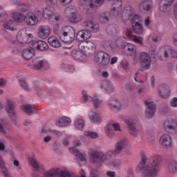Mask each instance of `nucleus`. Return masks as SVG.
Instances as JSON below:
<instances>
[{
  "label": "nucleus",
  "instance_id": "obj_1",
  "mask_svg": "<svg viewBox=\"0 0 177 177\" xmlns=\"http://www.w3.org/2000/svg\"><path fill=\"white\" fill-rule=\"evenodd\" d=\"M128 146H129L128 139L123 138L115 143L113 150H110L104 153L99 147L93 149L89 154L91 162L95 168H100L105 161H110L113 158V156H119V154L122 153L125 147H128Z\"/></svg>",
  "mask_w": 177,
  "mask_h": 177
},
{
  "label": "nucleus",
  "instance_id": "obj_2",
  "mask_svg": "<svg viewBox=\"0 0 177 177\" xmlns=\"http://www.w3.org/2000/svg\"><path fill=\"white\" fill-rule=\"evenodd\" d=\"M161 162V157L154 156L149 158L146 153H140V162L137 166V172H142V177H156L158 172L157 168Z\"/></svg>",
  "mask_w": 177,
  "mask_h": 177
},
{
  "label": "nucleus",
  "instance_id": "obj_3",
  "mask_svg": "<svg viewBox=\"0 0 177 177\" xmlns=\"http://www.w3.org/2000/svg\"><path fill=\"white\" fill-rule=\"evenodd\" d=\"M104 1L110 2L113 0H80V5L84 9L86 15H93L104 3Z\"/></svg>",
  "mask_w": 177,
  "mask_h": 177
},
{
  "label": "nucleus",
  "instance_id": "obj_4",
  "mask_svg": "<svg viewBox=\"0 0 177 177\" xmlns=\"http://www.w3.org/2000/svg\"><path fill=\"white\" fill-rule=\"evenodd\" d=\"M75 39V30L71 26H64L59 33V39L65 44H70Z\"/></svg>",
  "mask_w": 177,
  "mask_h": 177
},
{
  "label": "nucleus",
  "instance_id": "obj_5",
  "mask_svg": "<svg viewBox=\"0 0 177 177\" xmlns=\"http://www.w3.org/2000/svg\"><path fill=\"white\" fill-rule=\"evenodd\" d=\"M82 103L85 104V103L88 102H91L93 103L95 109H100L102 107V104L103 103V100L98 95H94L93 97L88 95V93L85 91L82 92Z\"/></svg>",
  "mask_w": 177,
  "mask_h": 177
},
{
  "label": "nucleus",
  "instance_id": "obj_6",
  "mask_svg": "<svg viewBox=\"0 0 177 177\" xmlns=\"http://www.w3.org/2000/svg\"><path fill=\"white\" fill-rule=\"evenodd\" d=\"M111 59L110 55L104 51H98L94 55V62L100 66H109Z\"/></svg>",
  "mask_w": 177,
  "mask_h": 177
},
{
  "label": "nucleus",
  "instance_id": "obj_7",
  "mask_svg": "<svg viewBox=\"0 0 177 177\" xmlns=\"http://www.w3.org/2000/svg\"><path fill=\"white\" fill-rule=\"evenodd\" d=\"M33 39L32 35L27 32V30L24 29L19 30L17 35V40L19 44H30L31 45Z\"/></svg>",
  "mask_w": 177,
  "mask_h": 177
},
{
  "label": "nucleus",
  "instance_id": "obj_8",
  "mask_svg": "<svg viewBox=\"0 0 177 177\" xmlns=\"http://www.w3.org/2000/svg\"><path fill=\"white\" fill-rule=\"evenodd\" d=\"M111 13L116 19H122V0H113Z\"/></svg>",
  "mask_w": 177,
  "mask_h": 177
},
{
  "label": "nucleus",
  "instance_id": "obj_9",
  "mask_svg": "<svg viewBox=\"0 0 177 177\" xmlns=\"http://www.w3.org/2000/svg\"><path fill=\"white\" fill-rule=\"evenodd\" d=\"M78 48L80 50H82V52H83V53H85L86 55H93V53H95V51L96 50L95 44H93V42L91 41H86L85 43H80L78 45Z\"/></svg>",
  "mask_w": 177,
  "mask_h": 177
},
{
  "label": "nucleus",
  "instance_id": "obj_10",
  "mask_svg": "<svg viewBox=\"0 0 177 177\" xmlns=\"http://www.w3.org/2000/svg\"><path fill=\"white\" fill-rule=\"evenodd\" d=\"M42 16L44 19H48L50 20V19H54L55 21H60V15L57 13H55V10L53 8H52L50 6H47L44 8L42 12Z\"/></svg>",
  "mask_w": 177,
  "mask_h": 177
},
{
  "label": "nucleus",
  "instance_id": "obj_11",
  "mask_svg": "<svg viewBox=\"0 0 177 177\" xmlns=\"http://www.w3.org/2000/svg\"><path fill=\"white\" fill-rule=\"evenodd\" d=\"M146 110H145V116L149 120L153 118L156 114V104L151 101L146 100L145 101Z\"/></svg>",
  "mask_w": 177,
  "mask_h": 177
},
{
  "label": "nucleus",
  "instance_id": "obj_12",
  "mask_svg": "<svg viewBox=\"0 0 177 177\" xmlns=\"http://www.w3.org/2000/svg\"><path fill=\"white\" fill-rule=\"evenodd\" d=\"M139 60L143 68H146V70L150 68V62H151L150 55L146 52H141L139 55Z\"/></svg>",
  "mask_w": 177,
  "mask_h": 177
},
{
  "label": "nucleus",
  "instance_id": "obj_13",
  "mask_svg": "<svg viewBox=\"0 0 177 177\" xmlns=\"http://www.w3.org/2000/svg\"><path fill=\"white\" fill-rule=\"evenodd\" d=\"M32 68L35 70H48L49 68V63L45 59H35L32 64Z\"/></svg>",
  "mask_w": 177,
  "mask_h": 177
},
{
  "label": "nucleus",
  "instance_id": "obj_14",
  "mask_svg": "<svg viewBox=\"0 0 177 177\" xmlns=\"http://www.w3.org/2000/svg\"><path fill=\"white\" fill-rule=\"evenodd\" d=\"M37 35L41 39H46L50 35V26L49 25H41L38 28Z\"/></svg>",
  "mask_w": 177,
  "mask_h": 177
},
{
  "label": "nucleus",
  "instance_id": "obj_15",
  "mask_svg": "<svg viewBox=\"0 0 177 177\" xmlns=\"http://www.w3.org/2000/svg\"><path fill=\"white\" fill-rule=\"evenodd\" d=\"M28 162L32 168L37 172L42 171L45 167L42 163L38 161L35 155L28 158Z\"/></svg>",
  "mask_w": 177,
  "mask_h": 177
},
{
  "label": "nucleus",
  "instance_id": "obj_16",
  "mask_svg": "<svg viewBox=\"0 0 177 177\" xmlns=\"http://www.w3.org/2000/svg\"><path fill=\"white\" fill-rule=\"evenodd\" d=\"M107 104L110 108V110L113 113H118V111H121L122 109V104L118 100L110 99L108 101Z\"/></svg>",
  "mask_w": 177,
  "mask_h": 177
},
{
  "label": "nucleus",
  "instance_id": "obj_17",
  "mask_svg": "<svg viewBox=\"0 0 177 177\" xmlns=\"http://www.w3.org/2000/svg\"><path fill=\"white\" fill-rule=\"evenodd\" d=\"M24 23L26 26H35L38 23V17L32 12H28L25 15Z\"/></svg>",
  "mask_w": 177,
  "mask_h": 177
},
{
  "label": "nucleus",
  "instance_id": "obj_18",
  "mask_svg": "<svg viewBox=\"0 0 177 177\" xmlns=\"http://www.w3.org/2000/svg\"><path fill=\"white\" fill-rule=\"evenodd\" d=\"M163 129L165 131H175L177 133V122L172 119V118H169L167 119L162 124Z\"/></svg>",
  "mask_w": 177,
  "mask_h": 177
},
{
  "label": "nucleus",
  "instance_id": "obj_19",
  "mask_svg": "<svg viewBox=\"0 0 177 177\" xmlns=\"http://www.w3.org/2000/svg\"><path fill=\"white\" fill-rule=\"evenodd\" d=\"M123 52L126 56H135L138 53V48L133 44L127 43L123 48Z\"/></svg>",
  "mask_w": 177,
  "mask_h": 177
},
{
  "label": "nucleus",
  "instance_id": "obj_20",
  "mask_svg": "<svg viewBox=\"0 0 177 177\" xmlns=\"http://www.w3.org/2000/svg\"><path fill=\"white\" fill-rule=\"evenodd\" d=\"M171 52L172 47L169 46H165L159 50L158 52V56L160 59H168V57H171Z\"/></svg>",
  "mask_w": 177,
  "mask_h": 177
},
{
  "label": "nucleus",
  "instance_id": "obj_21",
  "mask_svg": "<svg viewBox=\"0 0 177 177\" xmlns=\"http://www.w3.org/2000/svg\"><path fill=\"white\" fill-rule=\"evenodd\" d=\"M153 9V2L151 1H144L139 4V10L141 13L151 12Z\"/></svg>",
  "mask_w": 177,
  "mask_h": 177
},
{
  "label": "nucleus",
  "instance_id": "obj_22",
  "mask_svg": "<svg viewBox=\"0 0 177 177\" xmlns=\"http://www.w3.org/2000/svg\"><path fill=\"white\" fill-rule=\"evenodd\" d=\"M160 144L165 149H169L172 147V138L167 134H163L160 138Z\"/></svg>",
  "mask_w": 177,
  "mask_h": 177
},
{
  "label": "nucleus",
  "instance_id": "obj_23",
  "mask_svg": "<svg viewBox=\"0 0 177 177\" xmlns=\"http://www.w3.org/2000/svg\"><path fill=\"white\" fill-rule=\"evenodd\" d=\"M113 128L114 130H113ZM114 131H121V129H120V124L113 123L110 124L106 127V134L108 138H113L114 137Z\"/></svg>",
  "mask_w": 177,
  "mask_h": 177
},
{
  "label": "nucleus",
  "instance_id": "obj_24",
  "mask_svg": "<svg viewBox=\"0 0 177 177\" xmlns=\"http://www.w3.org/2000/svg\"><path fill=\"white\" fill-rule=\"evenodd\" d=\"M31 45L33 49H38L41 51L46 50L48 48V43L42 40H32Z\"/></svg>",
  "mask_w": 177,
  "mask_h": 177
},
{
  "label": "nucleus",
  "instance_id": "obj_25",
  "mask_svg": "<svg viewBox=\"0 0 177 177\" xmlns=\"http://www.w3.org/2000/svg\"><path fill=\"white\" fill-rule=\"evenodd\" d=\"M133 15V10L131 7H126L122 11V21L124 24H127L128 23V20L131 19Z\"/></svg>",
  "mask_w": 177,
  "mask_h": 177
},
{
  "label": "nucleus",
  "instance_id": "obj_26",
  "mask_svg": "<svg viewBox=\"0 0 177 177\" xmlns=\"http://www.w3.org/2000/svg\"><path fill=\"white\" fill-rule=\"evenodd\" d=\"M126 124L129 127V132L132 135V136H138V135H139V132L142 131V129L138 127L136 124L131 120L126 121Z\"/></svg>",
  "mask_w": 177,
  "mask_h": 177
},
{
  "label": "nucleus",
  "instance_id": "obj_27",
  "mask_svg": "<svg viewBox=\"0 0 177 177\" xmlns=\"http://www.w3.org/2000/svg\"><path fill=\"white\" fill-rule=\"evenodd\" d=\"M84 27L91 32H97L99 31V24L93 23L91 20L84 21Z\"/></svg>",
  "mask_w": 177,
  "mask_h": 177
},
{
  "label": "nucleus",
  "instance_id": "obj_28",
  "mask_svg": "<svg viewBox=\"0 0 177 177\" xmlns=\"http://www.w3.org/2000/svg\"><path fill=\"white\" fill-rule=\"evenodd\" d=\"M69 151L72 154H74L76 158H77V162L78 161H81L82 162H84L86 161V153H81L78 149L75 147H73L69 148Z\"/></svg>",
  "mask_w": 177,
  "mask_h": 177
},
{
  "label": "nucleus",
  "instance_id": "obj_29",
  "mask_svg": "<svg viewBox=\"0 0 177 177\" xmlns=\"http://www.w3.org/2000/svg\"><path fill=\"white\" fill-rule=\"evenodd\" d=\"M158 93L160 97L167 99L169 97V95H171V89H169L168 86L162 84L159 86Z\"/></svg>",
  "mask_w": 177,
  "mask_h": 177
},
{
  "label": "nucleus",
  "instance_id": "obj_30",
  "mask_svg": "<svg viewBox=\"0 0 177 177\" xmlns=\"http://www.w3.org/2000/svg\"><path fill=\"white\" fill-rule=\"evenodd\" d=\"M100 88L104 89L107 93H113L114 92V86L109 80H104L100 83Z\"/></svg>",
  "mask_w": 177,
  "mask_h": 177
},
{
  "label": "nucleus",
  "instance_id": "obj_31",
  "mask_svg": "<svg viewBox=\"0 0 177 177\" xmlns=\"http://www.w3.org/2000/svg\"><path fill=\"white\" fill-rule=\"evenodd\" d=\"M4 24L3 25L5 30H9L10 31H14L15 21L12 17L8 15V18L3 21Z\"/></svg>",
  "mask_w": 177,
  "mask_h": 177
},
{
  "label": "nucleus",
  "instance_id": "obj_32",
  "mask_svg": "<svg viewBox=\"0 0 177 177\" xmlns=\"http://www.w3.org/2000/svg\"><path fill=\"white\" fill-rule=\"evenodd\" d=\"M12 17L14 19L15 22L16 23H23L24 21L26 15L24 14L19 12V11H14L11 13Z\"/></svg>",
  "mask_w": 177,
  "mask_h": 177
},
{
  "label": "nucleus",
  "instance_id": "obj_33",
  "mask_svg": "<svg viewBox=\"0 0 177 177\" xmlns=\"http://www.w3.org/2000/svg\"><path fill=\"white\" fill-rule=\"evenodd\" d=\"M131 26L134 34H137L138 35H143L145 34V28L140 23H136Z\"/></svg>",
  "mask_w": 177,
  "mask_h": 177
},
{
  "label": "nucleus",
  "instance_id": "obj_34",
  "mask_svg": "<svg viewBox=\"0 0 177 177\" xmlns=\"http://www.w3.org/2000/svg\"><path fill=\"white\" fill-rule=\"evenodd\" d=\"M175 0H162L160 3V10L161 12H167L169 8H171V5Z\"/></svg>",
  "mask_w": 177,
  "mask_h": 177
},
{
  "label": "nucleus",
  "instance_id": "obj_35",
  "mask_svg": "<svg viewBox=\"0 0 177 177\" xmlns=\"http://www.w3.org/2000/svg\"><path fill=\"white\" fill-rule=\"evenodd\" d=\"M48 42L50 45V46H52L53 48H60L62 46V44L60 43V41L56 36H50L48 39Z\"/></svg>",
  "mask_w": 177,
  "mask_h": 177
},
{
  "label": "nucleus",
  "instance_id": "obj_36",
  "mask_svg": "<svg viewBox=\"0 0 177 177\" xmlns=\"http://www.w3.org/2000/svg\"><path fill=\"white\" fill-rule=\"evenodd\" d=\"M34 49L32 46L30 48H26L22 52V57L25 60H30V59H32L34 57Z\"/></svg>",
  "mask_w": 177,
  "mask_h": 177
},
{
  "label": "nucleus",
  "instance_id": "obj_37",
  "mask_svg": "<svg viewBox=\"0 0 177 177\" xmlns=\"http://www.w3.org/2000/svg\"><path fill=\"white\" fill-rule=\"evenodd\" d=\"M82 19H84L82 15L80 14L78 11H76L73 16L69 17V21L73 23V24H77V23L82 21Z\"/></svg>",
  "mask_w": 177,
  "mask_h": 177
},
{
  "label": "nucleus",
  "instance_id": "obj_38",
  "mask_svg": "<svg viewBox=\"0 0 177 177\" xmlns=\"http://www.w3.org/2000/svg\"><path fill=\"white\" fill-rule=\"evenodd\" d=\"M89 119L93 124H99L102 121L100 116L96 112L91 111L88 114Z\"/></svg>",
  "mask_w": 177,
  "mask_h": 177
},
{
  "label": "nucleus",
  "instance_id": "obj_39",
  "mask_svg": "<svg viewBox=\"0 0 177 177\" xmlns=\"http://www.w3.org/2000/svg\"><path fill=\"white\" fill-rule=\"evenodd\" d=\"M106 32L108 35H115L118 32V26L115 24H111L106 26Z\"/></svg>",
  "mask_w": 177,
  "mask_h": 177
},
{
  "label": "nucleus",
  "instance_id": "obj_40",
  "mask_svg": "<svg viewBox=\"0 0 177 177\" xmlns=\"http://www.w3.org/2000/svg\"><path fill=\"white\" fill-rule=\"evenodd\" d=\"M71 123V119L64 116L56 122V125L57 127H68Z\"/></svg>",
  "mask_w": 177,
  "mask_h": 177
},
{
  "label": "nucleus",
  "instance_id": "obj_41",
  "mask_svg": "<svg viewBox=\"0 0 177 177\" xmlns=\"http://www.w3.org/2000/svg\"><path fill=\"white\" fill-rule=\"evenodd\" d=\"M167 171L169 174H171V175H174V174H176V171H177L176 160H173L168 163Z\"/></svg>",
  "mask_w": 177,
  "mask_h": 177
},
{
  "label": "nucleus",
  "instance_id": "obj_42",
  "mask_svg": "<svg viewBox=\"0 0 177 177\" xmlns=\"http://www.w3.org/2000/svg\"><path fill=\"white\" fill-rule=\"evenodd\" d=\"M0 171H2L5 177H12L9 171L5 166V162H3V159H2V156L0 155Z\"/></svg>",
  "mask_w": 177,
  "mask_h": 177
},
{
  "label": "nucleus",
  "instance_id": "obj_43",
  "mask_svg": "<svg viewBox=\"0 0 177 177\" xmlns=\"http://www.w3.org/2000/svg\"><path fill=\"white\" fill-rule=\"evenodd\" d=\"M31 8V5L28 3H18L17 6H16V8L19 12H28V10H30Z\"/></svg>",
  "mask_w": 177,
  "mask_h": 177
},
{
  "label": "nucleus",
  "instance_id": "obj_44",
  "mask_svg": "<svg viewBox=\"0 0 177 177\" xmlns=\"http://www.w3.org/2000/svg\"><path fill=\"white\" fill-rule=\"evenodd\" d=\"M15 104L12 100H7L6 103V111L7 113H12L15 111Z\"/></svg>",
  "mask_w": 177,
  "mask_h": 177
},
{
  "label": "nucleus",
  "instance_id": "obj_45",
  "mask_svg": "<svg viewBox=\"0 0 177 177\" xmlns=\"http://www.w3.org/2000/svg\"><path fill=\"white\" fill-rule=\"evenodd\" d=\"M74 125L77 129L82 131L85 128V121L82 118H77L75 120Z\"/></svg>",
  "mask_w": 177,
  "mask_h": 177
},
{
  "label": "nucleus",
  "instance_id": "obj_46",
  "mask_svg": "<svg viewBox=\"0 0 177 177\" xmlns=\"http://www.w3.org/2000/svg\"><path fill=\"white\" fill-rule=\"evenodd\" d=\"M76 12H77V8H75L73 6H71L66 8L64 11L65 15L67 16V17H68L69 19H70V17H71V16H73Z\"/></svg>",
  "mask_w": 177,
  "mask_h": 177
},
{
  "label": "nucleus",
  "instance_id": "obj_47",
  "mask_svg": "<svg viewBox=\"0 0 177 177\" xmlns=\"http://www.w3.org/2000/svg\"><path fill=\"white\" fill-rule=\"evenodd\" d=\"M127 42L124 41L122 38L118 37L115 41V48H118L119 49H122L124 50L125 46H127Z\"/></svg>",
  "mask_w": 177,
  "mask_h": 177
},
{
  "label": "nucleus",
  "instance_id": "obj_48",
  "mask_svg": "<svg viewBox=\"0 0 177 177\" xmlns=\"http://www.w3.org/2000/svg\"><path fill=\"white\" fill-rule=\"evenodd\" d=\"M84 56V52L82 50H75L72 52V57L75 59V60H82V57Z\"/></svg>",
  "mask_w": 177,
  "mask_h": 177
},
{
  "label": "nucleus",
  "instance_id": "obj_49",
  "mask_svg": "<svg viewBox=\"0 0 177 177\" xmlns=\"http://www.w3.org/2000/svg\"><path fill=\"white\" fill-rule=\"evenodd\" d=\"M59 175V169L48 170L43 174L42 177H55Z\"/></svg>",
  "mask_w": 177,
  "mask_h": 177
},
{
  "label": "nucleus",
  "instance_id": "obj_50",
  "mask_svg": "<svg viewBox=\"0 0 177 177\" xmlns=\"http://www.w3.org/2000/svg\"><path fill=\"white\" fill-rule=\"evenodd\" d=\"M23 110L28 115H31V114H34L35 108L32 105L25 104L23 106Z\"/></svg>",
  "mask_w": 177,
  "mask_h": 177
},
{
  "label": "nucleus",
  "instance_id": "obj_51",
  "mask_svg": "<svg viewBox=\"0 0 177 177\" xmlns=\"http://www.w3.org/2000/svg\"><path fill=\"white\" fill-rule=\"evenodd\" d=\"M99 20L101 23L104 24L107 23L110 20V13L103 12L100 15Z\"/></svg>",
  "mask_w": 177,
  "mask_h": 177
},
{
  "label": "nucleus",
  "instance_id": "obj_52",
  "mask_svg": "<svg viewBox=\"0 0 177 177\" xmlns=\"http://www.w3.org/2000/svg\"><path fill=\"white\" fill-rule=\"evenodd\" d=\"M19 84L21 86V88L24 90L26 91V92L29 91L30 87L28 86V84L26 82V80L24 77H21L19 80Z\"/></svg>",
  "mask_w": 177,
  "mask_h": 177
},
{
  "label": "nucleus",
  "instance_id": "obj_53",
  "mask_svg": "<svg viewBox=\"0 0 177 177\" xmlns=\"http://www.w3.org/2000/svg\"><path fill=\"white\" fill-rule=\"evenodd\" d=\"M103 46L104 48H106V49H111L112 50H115V46L113 44L111 41L106 40L103 42Z\"/></svg>",
  "mask_w": 177,
  "mask_h": 177
},
{
  "label": "nucleus",
  "instance_id": "obj_54",
  "mask_svg": "<svg viewBox=\"0 0 177 177\" xmlns=\"http://www.w3.org/2000/svg\"><path fill=\"white\" fill-rule=\"evenodd\" d=\"M8 12L2 7H0V23H3L8 19Z\"/></svg>",
  "mask_w": 177,
  "mask_h": 177
},
{
  "label": "nucleus",
  "instance_id": "obj_55",
  "mask_svg": "<svg viewBox=\"0 0 177 177\" xmlns=\"http://www.w3.org/2000/svg\"><path fill=\"white\" fill-rule=\"evenodd\" d=\"M131 41H133V42H135L136 44H138V45L142 46L144 39H143V37L134 35L131 37Z\"/></svg>",
  "mask_w": 177,
  "mask_h": 177
},
{
  "label": "nucleus",
  "instance_id": "obj_56",
  "mask_svg": "<svg viewBox=\"0 0 177 177\" xmlns=\"http://www.w3.org/2000/svg\"><path fill=\"white\" fill-rule=\"evenodd\" d=\"M47 132L52 133V135L56 136L57 138H62V136H63V133L56 129H48Z\"/></svg>",
  "mask_w": 177,
  "mask_h": 177
},
{
  "label": "nucleus",
  "instance_id": "obj_57",
  "mask_svg": "<svg viewBox=\"0 0 177 177\" xmlns=\"http://www.w3.org/2000/svg\"><path fill=\"white\" fill-rule=\"evenodd\" d=\"M84 135L91 139H97L99 138L97 133L93 131H84Z\"/></svg>",
  "mask_w": 177,
  "mask_h": 177
},
{
  "label": "nucleus",
  "instance_id": "obj_58",
  "mask_svg": "<svg viewBox=\"0 0 177 177\" xmlns=\"http://www.w3.org/2000/svg\"><path fill=\"white\" fill-rule=\"evenodd\" d=\"M109 165L112 168H118L121 165V161L120 159H115L109 162Z\"/></svg>",
  "mask_w": 177,
  "mask_h": 177
},
{
  "label": "nucleus",
  "instance_id": "obj_59",
  "mask_svg": "<svg viewBox=\"0 0 177 177\" xmlns=\"http://www.w3.org/2000/svg\"><path fill=\"white\" fill-rule=\"evenodd\" d=\"M143 19L140 17V15H135L131 19V25L136 24V23H140L142 21Z\"/></svg>",
  "mask_w": 177,
  "mask_h": 177
},
{
  "label": "nucleus",
  "instance_id": "obj_60",
  "mask_svg": "<svg viewBox=\"0 0 177 177\" xmlns=\"http://www.w3.org/2000/svg\"><path fill=\"white\" fill-rule=\"evenodd\" d=\"M61 68H63L64 70L70 71V73H73L75 70V68L73 66H70V65L66 64H62Z\"/></svg>",
  "mask_w": 177,
  "mask_h": 177
},
{
  "label": "nucleus",
  "instance_id": "obj_61",
  "mask_svg": "<svg viewBox=\"0 0 177 177\" xmlns=\"http://www.w3.org/2000/svg\"><path fill=\"white\" fill-rule=\"evenodd\" d=\"M57 176L59 177H74L68 171H60V169H59V173Z\"/></svg>",
  "mask_w": 177,
  "mask_h": 177
},
{
  "label": "nucleus",
  "instance_id": "obj_62",
  "mask_svg": "<svg viewBox=\"0 0 177 177\" xmlns=\"http://www.w3.org/2000/svg\"><path fill=\"white\" fill-rule=\"evenodd\" d=\"M8 114L11 121H12L14 124H17L16 113L15 112V111H13L12 112H9Z\"/></svg>",
  "mask_w": 177,
  "mask_h": 177
},
{
  "label": "nucleus",
  "instance_id": "obj_63",
  "mask_svg": "<svg viewBox=\"0 0 177 177\" xmlns=\"http://www.w3.org/2000/svg\"><path fill=\"white\" fill-rule=\"evenodd\" d=\"M120 68H122V70H124V71H128V70H129V63L127 61L121 62Z\"/></svg>",
  "mask_w": 177,
  "mask_h": 177
},
{
  "label": "nucleus",
  "instance_id": "obj_64",
  "mask_svg": "<svg viewBox=\"0 0 177 177\" xmlns=\"http://www.w3.org/2000/svg\"><path fill=\"white\" fill-rule=\"evenodd\" d=\"M76 39L77 41H79V42H81L82 41H85L84 38V32L83 30L79 31L76 35Z\"/></svg>",
  "mask_w": 177,
  "mask_h": 177
}]
</instances>
